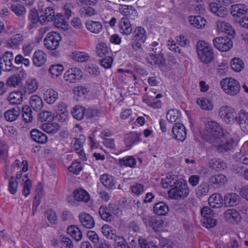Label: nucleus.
Segmentation results:
<instances>
[{
	"label": "nucleus",
	"mask_w": 248,
	"mask_h": 248,
	"mask_svg": "<svg viewBox=\"0 0 248 248\" xmlns=\"http://www.w3.org/2000/svg\"><path fill=\"white\" fill-rule=\"evenodd\" d=\"M204 136L207 141L212 143L214 140L221 138L222 143L216 148L219 153H230L237 146V142L228 132H224L222 128L217 122L208 121L205 124Z\"/></svg>",
	"instance_id": "obj_1"
},
{
	"label": "nucleus",
	"mask_w": 248,
	"mask_h": 248,
	"mask_svg": "<svg viewBox=\"0 0 248 248\" xmlns=\"http://www.w3.org/2000/svg\"><path fill=\"white\" fill-rule=\"evenodd\" d=\"M147 39V33L145 29L141 26L136 27L133 31L131 42L128 44H123V47L125 51L130 52L143 50L142 45Z\"/></svg>",
	"instance_id": "obj_2"
},
{
	"label": "nucleus",
	"mask_w": 248,
	"mask_h": 248,
	"mask_svg": "<svg viewBox=\"0 0 248 248\" xmlns=\"http://www.w3.org/2000/svg\"><path fill=\"white\" fill-rule=\"evenodd\" d=\"M196 47L197 54L201 61L205 64L210 63L215 57L212 47L203 41H199Z\"/></svg>",
	"instance_id": "obj_3"
},
{
	"label": "nucleus",
	"mask_w": 248,
	"mask_h": 248,
	"mask_svg": "<svg viewBox=\"0 0 248 248\" xmlns=\"http://www.w3.org/2000/svg\"><path fill=\"white\" fill-rule=\"evenodd\" d=\"M189 192L186 181L183 178H180L177 185L169 191L168 194L170 198L179 200L187 197Z\"/></svg>",
	"instance_id": "obj_4"
},
{
	"label": "nucleus",
	"mask_w": 248,
	"mask_h": 248,
	"mask_svg": "<svg viewBox=\"0 0 248 248\" xmlns=\"http://www.w3.org/2000/svg\"><path fill=\"white\" fill-rule=\"evenodd\" d=\"M220 84L224 92L232 96L236 95L240 91L239 82L232 78L222 79L220 82Z\"/></svg>",
	"instance_id": "obj_5"
},
{
	"label": "nucleus",
	"mask_w": 248,
	"mask_h": 248,
	"mask_svg": "<svg viewBox=\"0 0 248 248\" xmlns=\"http://www.w3.org/2000/svg\"><path fill=\"white\" fill-rule=\"evenodd\" d=\"M218 115L226 124L234 123L236 121L237 114L235 109L230 106H221L218 111Z\"/></svg>",
	"instance_id": "obj_6"
},
{
	"label": "nucleus",
	"mask_w": 248,
	"mask_h": 248,
	"mask_svg": "<svg viewBox=\"0 0 248 248\" xmlns=\"http://www.w3.org/2000/svg\"><path fill=\"white\" fill-rule=\"evenodd\" d=\"M62 40L61 34L55 31L48 33L44 40L45 46L48 50H55Z\"/></svg>",
	"instance_id": "obj_7"
},
{
	"label": "nucleus",
	"mask_w": 248,
	"mask_h": 248,
	"mask_svg": "<svg viewBox=\"0 0 248 248\" xmlns=\"http://www.w3.org/2000/svg\"><path fill=\"white\" fill-rule=\"evenodd\" d=\"M14 54L11 51H7L0 57V68L3 71H11L16 69L13 63Z\"/></svg>",
	"instance_id": "obj_8"
},
{
	"label": "nucleus",
	"mask_w": 248,
	"mask_h": 248,
	"mask_svg": "<svg viewBox=\"0 0 248 248\" xmlns=\"http://www.w3.org/2000/svg\"><path fill=\"white\" fill-rule=\"evenodd\" d=\"M214 46L220 51H227L232 47V40L227 37H218L213 40Z\"/></svg>",
	"instance_id": "obj_9"
},
{
	"label": "nucleus",
	"mask_w": 248,
	"mask_h": 248,
	"mask_svg": "<svg viewBox=\"0 0 248 248\" xmlns=\"http://www.w3.org/2000/svg\"><path fill=\"white\" fill-rule=\"evenodd\" d=\"M82 77L81 70L77 67L69 68L64 74V80L70 83H76Z\"/></svg>",
	"instance_id": "obj_10"
},
{
	"label": "nucleus",
	"mask_w": 248,
	"mask_h": 248,
	"mask_svg": "<svg viewBox=\"0 0 248 248\" xmlns=\"http://www.w3.org/2000/svg\"><path fill=\"white\" fill-rule=\"evenodd\" d=\"M174 138L180 141H184L186 137V132L185 126L179 123L175 124L172 128Z\"/></svg>",
	"instance_id": "obj_11"
},
{
	"label": "nucleus",
	"mask_w": 248,
	"mask_h": 248,
	"mask_svg": "<svg viewBox=\"0 0 248 248\" xmlns=\"http://www.w3.org/2000/svg\"><path fill=\"white\" fill-rule=\"evenodd\" d=\"M119 12L127 19L134 20L138 16L137 11L135 8L131 5H121L119 8Z\"/></svg>",
	"instance_id": "obj_12"
},
{
	"label": "nucleus",
	"mask_w": 248,
	"mask_h": 248,
	"mask_svg": "<svg viewBox=\"0 0 248 248\" xmlns=\"http://www.w3.org/2000/svg\"><path fill=\"white\" fill-rule=\"evenodd\" d=\"M235 122L244 132H248V112L245 110L239 111Z\"/></svg>",
	"instance_id": "obj_13"
},
{
	"label": "nucleus",
	"mask_w": 248,
	"mask_h": 248,
	"mask_svg": "<svg viewBox=\"0 0 248 248\" xmlns=\"http://www.w3.org/2000/svg\"><path fill=\"white\" fill-rule=\"evenodd\" d=\"M224 217L227 222L232 224H237L241 219L239 213L234 209H228L225 211Z\"/></svg>",
	"instance_id": "obj_14"
},
{
	"label": "nucleus",
	"mask_w": 248,
	"mask_h": 248,
	"mask_svg": "<svg viewBox=\"0 0 248 248\" xmlns=\"http://www.w3.org/2000/svg\"><path fill=\"white\" fill-rule=\"evenodd\" d=\"M180 178L178 176L168 174L166 178L161 180V185L164 188H173L177 185Z\"/></svg>",
	"instance_id": "obj_15"
},
{
	"label": "nucleus",
	"mask_w": 248,
	"mask_h": 248,
	"mask_svg": "<svg viewBox=\"0 0 248 248\" xmlns=\"http://www.w3.org/2000/svg\"><path fill=\"white\" fill-rule=\"evenodd\" d=\"M148 62L152 65L161 66L164 63L165 60L163 54L160 53H149L146 58Z\"/></svg>",
	"instance_id": "obj_16"
},
{
	"label": "nucleus",
	"mask_w": 248,
	"mask_h": 248,
	"mask_svg": "<svg viewBox=\"0 0 248 248\" xmlns=\"http://www.w3.org/2000/svg\"><path fill=\"white\" fill-rule=\"evenodd\" d=\"M79 221L81 225L87 229H92L95 225L93 217L89 214L81 213L78 216Z\"/></svg>",
	"instance_id": "obj_17"
},
{
	"label": "nucleus",
	"mask_w": 248,
	"mask_h": 248,
	"mask_svg": "<svg viewBox=\"0 0 248 248\" xmlns=\"http://www.w3.org/2000/svg\"><path fill=\"white\" fill-rule=\"evenodd\" d=\"M46 55L42 50H36L33 56V63L36 67L42 66L46 62Z\"/></svg>",
	"instance_id": "obj_18"
},
{
	"label": "nucleus",
	"mask_w": 248,
	"mask_h": 248,
	"mask_svg": "<svg viewBox=\"0 0 248 248\" xmlns=\"http://www.w3.org/2000/svg\"><path fill=\"white\" fill-rule=\"evenodd\" d=\"M24 39V36L20 33H17L13 35L10 39L7 41V47L17 49L19 46L22 43Z\"/></svg>",
	"instance_id": "obj_19"
},
{
	"label": "nucleus",
	"mask_w": 248,
	"mask_h": 248,
	"mask_svg": "<svg viewBox=\"0 0 248 248\" xmlns=\"http://www.w3.org/2000/svg\"><path fill=\"white\" fill-rule=\"evenodd\" d=\"M227 181L228 179L226 176L222 174L213 175L209 179V182L211 185L217 188L224 186Z\"/></svg>",
	"instance_id": "obj_20"
},
{
	"label": "nucleus",
	"mask_w": 248,
	"mask_h": 248,
	"mask_svg": "<svg viewBox=\"0 0 248 248\" xmlns=\"http://www.w3.org/2000/svg\"><path fill=\"white\" fill-rule=\"evenodd\" d=\"M100 181L103 186L108 189H114L116 188V182L111 175L103 174L100 176Z\"/></svg>",
	"instance_id": "obj_21"
},
{
	"label": "nucleus",
	"mask_w": 248,
	"mask_h": 248,
	"mask_svg": "<svg viewBox=\"0 0 248 248\" xmlns=\"http://www.w3.org/2000/svg\"><path fill=\"white\" fill-rule=\"evenodd\" d=\"M30 134L31 140L38 143L44 144L47 141L46 135L36 129H32Z\"/></svg>",
	"instance_id": "obj_22"
},
{
	"label": "nucleus",
	"mask_w": 248,
	"mask_h": 248,
	"mask_svg": "<svg viewBox=\"0 0 248 248\" xmlns=\"http://www.w3.org/2000/svg\"><path fill=\"white\" fill-rule=\"evenodd\" d=\"M240 199V198L238 194L228 193L224 196V204L228 207L235 206L239 203Z\"/></svg>",
	"instance_id": "obj_23"
},
{
	"label": "nucleus",
	"mask_w": 248,
	"mask_h": 248,
	"mask_svg": "<svg viewBox=\"0 0 248 248\" xmlns=\"http://www.w3.org/2000/svg\"><path fill=\"white\" fill-rule=\"evenodd\" d=\"M21 113L20 108L16 106L12 109H9L4 112V116L8 122H14L17 119Z\"/></svg>",
	"instance_id": "obj_24"
},
{
	"label": "nucleus",
	"mask_w": 248,
	"mask_h": 248,
	"mask_svg": "<svg viewBox=\"0 0 248 248\" xmlns=\"http://www.w3.org/2000/svg\"><path fill=\"white\" fill-rule=\"evenodd\" d=\"M209 168L216 171H222L227 168V164L220 159H211L209 162Z\"/></svg>",
	"instance_id": "obj_25"
},
{
	"label": "nucleus",
	"mask_w": 248,
	"mask_h": 248,
	"mask_svg": "<svg viewBox=\"0 0 248 248\" xmlns=\"http://www.w3.org/2000/svg\"><path fill=\"white\" fill-rule=\"evenodd\" d=\"M120 32L124 35H129L132 32V28L127 18H122L120 22Z\"/></svg>",
	"instance_id": "obj_26"
},
{
	"label": "nucleus",
	"mask_w": 248,
	"mask_h": 248,
	"mask_svg": "<svg viewBox=\"0 0 248 248\" xmlns=\"http://www.w3.org/2000/svg\"><path fill=\"white\" fill-rule=\"evenodd\" d=\"M247 11V7L241 4L233 5L230 8L231 14L234 17H240L241 16L246 14Z\"/></svg>",
	"instance_id": "obj_27"
},
{
	"label": "nucleus",
	"mask_w": 248,
	"mask_h": 248,
	"mask_svg": "<svg viewBox=\"0 0 248 248\" xmlns=\"http://www.w3.org/2000/svg\"><path fill=\"white\" fill-rule=\"evenodd\" d=\"M56 111V119L60 122H65L68 117V112L66 110L65 106L63 105H58L55 109Z\"/></svg>",
	"instance_id": "obj_28"
},
{
	"label": "nucleus",
	"mask_w": 248,
	"mask_h": 248,
	"mask_svg": "<svg viewBox=\"0 0 248 248\" xmlns=\"http://www.w3.org/2000/svg\"><path fill=\"white\" fill-rule=\"evenodd\" d=\"M43 97L47 104H53L58 98V93L53 89H48L45 91Z\"/></svg>",
	"instance_id": "obj_29"
},
{
	"label": "nucleus",
	"mask_w": 248,
	"mask_h": 248,
	"mask_svg": "<svg viewBox=\"0 0 248 248\" xmlns=\"http://www.w3.org/2000/svg\"><path fill=\"white\" fill-rule=\"evenodd\" d=\"M208 203L213 208H218L223 205V199L219 193L212 194L208 199Z\"/></svg>",
	"instance_id": "obj_30"
},
{
	"label": "nucleus",
	"mask_w": 248,
	"mask_h": 248,
	"mask_svg": "<svg viewBox=\"0 0 248 248\" xmlns=\"http://www.w3.org/2000/svg\"><path fill=\"white\" fill-rule=\"evenodd\" d=\"M55 16L54 10L51 7H48L45 9V12L40 16V23L42 25L46 24V22L53 20Z\"/></svg>",
	"instance_id": "obj_31"
},
{
	"label": "nucleus",
	"mask_w": 248,
	"mask_h": 248,
	"mask_svg": "<svg viewBox=\"0 0 248 248\" xmlns=\"http://www.w3.org/2000/svg\"><path fill=\"white\" fill-rule=\"evenodd\" d=\"M153 209L154 213L158 216H166L169 211L168 205L162 202L155 203Z\"/></svg>",
	"instance_id": "obj_32"
},
{
	"label": "nucleus",
	"mask_w": 248,
	"mask_h": 248,
	"mask_svg": "<svg viewBox=\"0 0 248 248\" xmlns=\"http://www.w3.org/2000/svg\"><path fill=\"white\" fill-rule=\"evenodd\" d=\"M74 197L78 201L86 203L90 200L89 194L83 189H77L74 191Z\"/></svg>",
	"instance_id": "obj_33"
},
{
	"label": "nucleus",
	"mask_w": 248,
	"mask_h": 248,
	"mask_svg": "<svg viewBox=\"0 0 248 248\" xmlns=\"http://www.w3.org/2000/svg\"><path fill=\"white\" fill-rule=\"evenodd\" d=\"M140 135L136 132L127 134L124 136V143L127 146L131 147L134 144L140 141Z\"/></svg>",
	"instance_id": "obj_34"
},
{
	"label": "nucleus",
	"mask_w": 248,
	"mask_h": 248,
	"mask_svg": "<svg viewBox=\"0 0 248 248\" xmlns=\"http://www.w3.org/2000/svg\"><path fill=\"white\" fill-rule=\"evenodd\" d=\"M22 96L20 92H12L8 95L7 100L11 105H19L23 101Z\"/></svg>",
	"instance_id": "obj_35"
},
{
	"label": "nucleus",
	"mask_w": 248,
	"mask_h": 248,
	"mask_svg": "<svg viewBox=\"0 0 248 248\" xmlns=\"http://www.w3.org/2000/svg\"><path fill=\"white\" fill-rule=\"evenodd\" d=\"M189 21L191 25L198 29L204 27L206 24V19L201 16H189Z\"/></svg>",
	"instance_id": "obj_36"
},
{
	"label": "nucleus",
	"mask_w": 248,
	"mask_h": 248,
	"mask_svg": "<svg viewBox=\"0 0 248 248\" xmlns=\"http://www.w3.org/2000/svg\"><path fill=\"white\" fill-rule=\"evenodd\" d=\"M31 108L34 111L40 110L43 107V102L41 97L37 95H32L30 100Z\"/></svg>",
	"instance_id": "obj_37"
},
{
	"label": "nucleus",
	"mask_w": 248,
	"mask_h": 248,
	"mask_svg": "<svg viewBox=\"0 0 248 248\" xmlns=\"http://www.w3.org/2000/svg\"><path fill=\"white\" fill-rule=\"evenodd\" d=\"M67 233L70 235L76 241L81 240L82 233L79 229L75 225L69 226L67 229Z\"/></svg>",
	"instance_id": "obj_38"
},
{
	"label": "nucleus",
	"mask_w": 248,
	"mask_h": 248,
	"mask_svg": "<svg viewBox=\"0 0 248 248\" xmlns=\"http://www.w3.org/2000/svg\"><path fill=\"white\" fill-rule=\"evenodd\" d=\"M86 27L94 33H99L102 30V25L98 21H89L86 23Z\"/></svg>",
	"instance_id": "obj_39"
},
{
	"label": "nucleus",
	"mask_w": 248,
	"mask_h": 248,
	"mask_svg": "<svg viewBox=\"0 0 248 248\" xmlns=\"http://www.w3.org/2000/svg\"><path fill=\"white\" fill-rule=\"evenodd\" d=\"M181 116V112L176 109H171L169 110L166 115L168 121L171 123L175 122L178 123Z\"/></svg>",
	"instance_id": "obj_40"
},
{
	"label": "nucleus",
	"mask_w": 248,
	"mask_h": 248,
	"mask_svg": "<svg viewBox=\"0 0 248 248\" xmlns=\"http://www.w3.org/2000/svg\"><path fill=\"white\" fill-rule=\"evenodd\" d=\"M22 116L25 123H31L33 119V114L31 108L28 105H25L22 107Z\"/></svg>",
	"instance_id": "obj_41"
},
{
	"label": "nucleus",
	"mask_w": 248,
	"mask_h": 248,
	"mask_svg": "<svg viewBox=\"0 0 248 248\" xmlns=\"http://www.w3.org/2000/svg\"><path fill=\"white\" fill-rule=\"evenodd\" d=\"M148 220L149 226L155 232L159 231L164 227V221L163 220L157 219L155 217H149Z\"/></svg>",
	"instance_id": "obj_42"
},
{
	"label": "nucleus",
	"mask_w": 248,
	"mask_h": 248,
	"mask_svg": "<svg viewBox=\"0 0 248 248\" xmlns=\"http://www.w3.org/2000/svg\"><path fill=\"white\" fill-rule=\"evenodd\" d=\"M197 103L203 110H211L214 107L213 102L209 99L203 97L198 98Z\"/></svg>",
	"instance_id": "obj_43"
},
{
	"label": "nucleus",
	"mask_w": 248,
	"mask_h": 248,
	"mask_svg": "<svg viewBox=\"0 0 248 248\" xmlns=\"http://www.w3.org/2000/svg\"><path fill=\"white\" fill-rule=\"evenodd\" d=\"M85 108L81 106H76L71 110V114L73 117L78 121L83 119L85 116Z\"/></svg>",
	"instance_id": "obj_44"
},
{
	"label": "nucleus",
	"mask_w": 248,
	"mask_h": 248,
	"mask_svg": "<svg viewBox=\"0 0 248 248\" xmlns=\"http://www.w3.org/2000/svg\"><path fill=\"white\" fill-rule=\"evenodd\" d=\"M41 128L46 133L54 134L60 129V126L56 123H46L42 125Z\"/></svg>",
	"instance_id": "obj_45"
},
{
	"label": "nucleus",
	"mask_w": 248,
	"mask_h": 248,
	"mask_svg": "<svg viewBox=\"0 0 248 248\" xmlns=\"http://www.w3.org/2000/svg\"><path fill=\"white\" fill-rule=\"evenodd\" d=\"M83 143L84 141L81 139H75L73 145L74 149L81 158H85V155L82 149Z\"/></svg>",
	"instance_id": "obj_46"
},
{
	"label": "nucleus",
	"mask_w": 248,
	"mask_h": 248,
	"mask_svg": "<svg viewBox=\"0 0 248 248\" xmlns=\"http://www.w3.org/2000/svg\"><path fill=\"white\" fill-rule=\"evenodd\" d=\"M217 26L219 31L225 32L229 34H232L234 31L232 26L228 22L223 21H218L217 23Z\"/></svg>",
	"instance_id": "obj_47"
},
{
	"label": "nucleus",
	"mask_w": 248,
	"mask_h": 248,
	"mask_svg": "<svg viewBox=\"0 0 248 248\" xmlns=\"http://www.w3.org/2000/svg\"><path fill=\"white\" fill-rule=\"evenodd\" d=\"M209 189V185L205 182H202L196 189V193L197 197L200 198L207 195Z\"/></svg>",
	"instance_id": "obj_48"
},
{
	"label": "nucleus",
	"mask_w": 248,
	"mask_h": 248,
	"mask_svg": "<svg viewBox=\"0 0 248 248\" xmlns=\"http://www.w3.org/2000/svg\"><path fill=\"white\" fill-rule=\"evenodd\" d=\"M38 87V83L35 78H30L26 81L25 90L29 93L35 92Z\"/></svg>",
	"instance_id": "obj_49"
},
{
	"label": "nucleus",
	"mask_w": 248,
	"mask_h": 248,
	"mask_svg": "<svg viewBox=\"0 0 248 248\" xmlns=\"http://www.w3.org/2000/svg\"><path fill=\"white\" fill-rule=\"evenodd\" d=\"M119 163L121 166L134 168L136 165L137 161L133 156H127L120 159Z\"/></svg>",
	"instance_id": "obj_50"
},
{
	"label": "nucleus",
	"mask_w": 248,
	"mask_h": 248,
	"mask_svg": "<svg viewBox=\"0 0 248 248\" xmlns=\"http://www.w3.org/2000/svg\"><path fill=\"white\" fill-rule=\"evenodd\" d=\"M11 9L16 16L19 17L24 16L26 13L25 6L19 3L12 4Z\"/></svg>",
	"instance_id": "obj_51"
},
{
	"label": "nucleus",
	"mask_w": 248,
	"mask_h": 248,
	"mask_svg": "<svg viewBox=\"0 0 248 248\" xmlns=\"http://www.w3.org/2000/svg\"><path fill=\"white\" fill-rule=\"evenodd\" d=\"M96 50L97 55L100 57H102L108 54L110 51V48L106 43L101 42L97 45Z\"/></svg>",
	"instance_id": "obj_52"
},
{
	"label": "nucleus",
	"mask_w": 248,
	"mask_h": 248,
	"mask_svg": "<svg viewBox=\"0 0 248 248\" xmlns=\"http://www.w3.org/2000/svg\"><path fill=\"white\" fill-rule=\"evenodd\" d=\"M99 214L101 218L107 221H110L113 217L108 210V207L104 205L100 206L99 209Z\"/></svg>",
	"instance_id": "obj_53"
},
{
	"label": "nucleus",
	"mask_w": 248,
	"mask_h": 248,
	"mask_svg": "<svg viewBox=\"0 0 248 248\" xmlns=\"http://www.w3.org/2000/svg\"><path fill=\"white\" fill-rule=\"evenodd\" d=\"M232 69L236 72L241 71L244 67L243 61L238 58H234L231 61Z\"/></svg>",
	"instance_id": "obj_54"
},
{
	"label": "nucleus",
	"mask_w": 248,
	"mask_h": 248,
	"mask_svg": "<svg viewBox=\"0 0 248 248\" xmlns=\"http://www.w3.org/2000/svg\"><path fill=\"white\" fill-rule=\"evenodd\" d=\"M102 232L107 238L109 239H115V237L117 236L116 235L115 230L108 225L103 226L102 227Z\"/></svg>",
	"instance_id": "obj_55"
},
{
	"label": "nucleus",
	"mask_w": 248,
	"mask_h": 248,
	"mask_svg": "<svg viewBox=\"0 0 248 248\" xmlns=\"http://www.w3.org/2000/svg\"><path fill=\"white\" fill-rule=\"evenodd\" d=\"M72 56L74 60L80 62H86L90 58L88 53L80 51H75L73 53Z\"/></svg>",
	"instance_id": "obj_56"
},
{
	"label": "nucleus",
	"mask_w": 248,
	"mask_h": 248,
	"mask_svg": "<svg viewBox=\"0 0 248 248\" xmlns=\"http://www.w3.org/2000/svg\"><path fill=\"white\" fill-rule=\"evenodd\" d=\"M63 69V66L61 64L52 65L49 68V72L52 77L55 78L61 75Z\"/></svg>",
	"instance_id": "obj_57"
},
{
	"label": "nucleus",
	"mask_w": 248,
	"mask_h": 248,
	"mask_svg": "<svg viewBox=\"0 0 248 248\" xmlns=\"http://www.w3.org/2000/svg\"><path fill=\"white\" fill-rule=\"evenodd\" d=\"M80 15L82 17L91 16L95 14V9L91 6H85L80 8Z\"/></svg>",
	"instance_id": "obj_58"
},
{
	"label": "nucleus",
	"mask_w": 248,
	"mask_h": 248,
	"mask_svg": "<svg viewBox=\"0 0 248 248\" xmlns=\"http://www.w3.org/2000/svg\"><path fill=\"white\" fill-rule=\"evenodd\" d=\"M147 50L149 53L153 52L155 53L161 52V45L157 41H153L147 47Z\"/></svg>",
	"instance_id": "obj_59"
},
{
	"label": "nucleus",
	"mask_w": 248,
	"mask_h": 248,
	"mask_svg": "<svg viewBox=\"0 0 248 248\" xmlns=\"http://www.w3.org/2000/svg\"><path fill=\"white\" fill-rule=\"evenodd\" d=\"M115 248H130L126 241L123 237L117 236L114 239Z\"/></svg>",
	"instance_id": "obj_60"
},
{
	"label": "nucleus",
	"mask_w": 248,
	"mask_h": 248,
	"mask_svg": "<svg viewBox=\"0 0 248 248\" xmlns=\"http://www.w3.org/2000/svg\"><path fill=\"white\" fill-rule=\"evenodd\" d=\"M21 83V78L19 75H14L7 80V84L10 86L16 87Z\"/></svg>",
	"instance_id": "obj_61"
},
{
	"label": "nucleus",
	"mask_w": 248,
	"mask_h": 248,
	"mask_svg": "<svg viewBox=\"0 0 248 248\" xmlns=\"http://www.w3.org/2000/svg\"><path fill=\"white\" fill-rule=\"evenodd\" d=\"M53 116L52 113L48 111H42L38 114V119L41 122L48 121L52 120Z\"/></svg>",
	"instance_id": "obj_62"
},
{
	"label": "nucleus",
	"mask_w": 248,
	"mask_h": 248,
	"mask_svg": "<svg viewBox=\"0 0 248 248\" xmlns=\"http://www.w3.org/2000/svg\"><path fill=\"white\" fill-rule=\"evenodd\" d=\"M82 170V167L80 163L77 160L74 161L71 165L68 167L69 171L72 172L74 174L78 175Z\"/></svg>",
	"instance_id": "obj_63"
},
{
	"label": "nucleus",
	"mask_w": 248,
	"mask_h": 248,
	"mask_svg": "<svg viewBox=\"0 0 248 248\" xmlns=\"http://www.w3.org/2000/svg\"><path fill=\"white\" fill-rule=\"evenodd\" d=\"M27 57L23 56L21 54L17 55L15 58V62L17 65L24 64L26 66H29L30 63L29 59Z\"/></svg>",
	"instance_id": "obj_64"
}]
</instances>
